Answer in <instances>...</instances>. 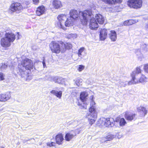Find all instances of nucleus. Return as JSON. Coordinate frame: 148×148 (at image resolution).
Wrapping results in <instances>:
<instances>
[{"label": "nucleus", "mask_w": 148, "mask_h": 148, "mask_svg": "<svg viewBox=\"0 0 148 148\" xmlns=\"http://www.w3.org/2000/svg\"><path fill=\"white\" fill-rule=\"evenodd\" d=\"M50 93L60 99L62 97V92L61 91H58L56 90H52L50 91Z\"/></svg>", "instance_id": "26"}, {"label": "nucleus", "mask_w": 148, "mask_h": 148, "mask_svg": "<svg viewBox=\"0 0 148 148\" xmlns=\"http://www.w3.org/2000/svg\"><path fill=\"white\" fill-rule=\"evenodd\" d=\"M125 118L128 121H132L136 119V114L134 113L126 112L124 115Z\"/></svg>", "instance_id": "12"}, {"label": "nucleus", "mask_w": 148, "mask_h": 148, "mask_svg": "<svg viewBox=\"0 0 148 148\" xmlns=\"http://www.w3.org/2000/svg\"><path fill=\"white\" fill-rule=\"evenodd\" d=\"M115 137V136L112 134H109L105 138L106 139V141H110L112 140Z\"/></svg>", "instance_id": "32"}, {"label": "nucleus", "mask_w": 148, "mask_h": 148, "mask_svg": "<svg viewBox=\"0 0 148 148\" xmlns=\"http://www.w3.org/2000/svg\"><path fill=\"white\" fill-rule=\"evenodd\" d=\"M86 118L88 120V121L89 123V124L92 125L96 121L95 119L96 118H93L92 117H90V116L86 115Z\"/></svg>", "instance_id": "28"}, {"label": "nucleus", "mask_w": 148, "mask_h": 148, "mask_svg": "<svg viewBox=\"0 0 148 148\" xmlns=\"http://www.w3.org/2000/svg\"><path fill=\"white\" fill-rule=\"evenodd\" d=\"M147 79V78L145 76L143 75H142L141 76L139 80L138 81V82L140 83H144L146 82V80Z\"/></svg>", "instance_id": "31"}, {"label": "nucleus", "mask_w": 148, "mask_h": 148, "mask_svg": "<svg viewBox=\"0 0 148 148\" xmlns=\"http://www.w3.org/2000/svg\"><path fill=\"white\" fill-rule=\"evenodd\" d=\"M141 48L144 50H147L148 49V45L145 44H142L141 46Z\"/></svg>", "instance_id": "37"}, {"label": "nucleus", "mask_w": 148, "mask_h": 148, "mask_svg": "<svg viewBox=\"0 0 148 148\" xmlns=\"http://www.w3.org/2000/svg\"><path fill=\"white\" fill-rule=\"evenodd\" d=\"M10 9L13 12L20 11L23 9V7L20 3L14 2L11 5Z\"/></svg>", "instance_id": "9"}, {"label": "nucleus", "mask_w": 148, "mask_h": 148, "mask_svg": "<svg viewBox=\"0 0 148 148\" xmlns=\"http://www.w3.org/2000/svg\"><path fill=\"white\" fill-rule=\"evenodd\" d=\"M5 36V38L10 42H12L15 39V35L12 33H6Z\"/></svg>", "instance_id": "19"}, {"label": "nucleus", "mask_w": 148, "mask_h": 148, "mask_svg": "<svg viewBox=\"0 0 148 148\" xmlns=\"http://www.w3.org/2000/svg\"><path fill=\"white\" fill-rule=\"evenodd\" d=\"M64 45H65V48L64 49V52L65 51L66 49H70L72 47V45L69 43H67L66 44H65L64 43Z\"/></svg>", "instance_id": "35"}, {"label": "nucleus", "mask_w": 148, "mask_h": 148, "mask_svg": "<svg viewBox=\"0 0 148 148\" xmlns=\"http://www.w3.org/2000/svg\"><path fill=\"white\" fill-rule=\"evenodd\" d=\"M33 3L35 5L38 4L39 2V0H32Z\"/></svg>", "instance_id": "47"}, {"label": "nucleus", "mask_w": 148, "mask_h": 148, "mask_svg": "<svg viewBox=\"0 0 148 148\" xmlns=\"http://www.w3.org/2000/svg\"><path fill=\"white\" fill-rule=\"evenodd\" d=\"M122 0H115V1L117 3H119L121 2Z\"/></svg>", "instance_id": "52"}, {"label": "nucleus", "mask_w": 148, "mask_h": 148, "mask_svg": "<svg viewBox=\"0 0 148 148\" xmlns=\"http://www.w3.org/2000/svg\"><path fill=\"white\" fill-rule=\"evenodd\" d=\"M45 11V9L43 5L40 6L38 8L36 11V14L40 16L43 14Z\"/></svg>", "instance_id": "18"}, {"label": "nucleus", "mask_w": 148, "mask_h": 148, "mask_svg": "<svg viewBox=\"0 0 148 148\" xmlns=\"http://www.w3.org/2000/svg\"><path fill=\"white\" fill-rule=\"evenodd\" d=\"M52 4L56 9H58L62 7L61 2L59 0H54L52 2Z\"/></svg>", "instance_id": "25"}, {"label": "nucleus", "mask_w": 148, "mask_h": 148, "mask_svg": "<svg viewBox=\"0 0 148 148\" xmlns=\"http://www.w3.org/2000/svg\"><path fill=\"white\" fill-rule=\"evenodd\" d=\"M81 131L79 129H77L70 131L65 135V138L66 140L67 141H70L77 134H79Z\"/></svg>", "instance_id": "5"}, {"label": "nucleus", "mask_w": 148, "mask_h": 148, "mask_svg": "<svg viewBox=\"0 0 148 148\" xmlns=\"http://www.w3.org/2000/svg\"><path fill=\"white\" fill-rule=\"evenodd\" d=\"M144 71L147 73H148V64H145L144 67Z\"/></svg>", "instance_id": "41"}, {"label": "nucleus", "mask_w": 148, "mask_h": 148, "mask_svg": "<svg viewBox=\"0 0 148 148\" xmlns=\"http://www.w3.org/2000/svg\"><path fill=\"white\" fill-rule=\"evenodd\" d=\"M85 50V48L82 47L81 48L78 50L77 53L78 56L80 57L81 59L83 58L82 53Z\"/></svg>", "instance_id": "30"}, {"label": "nucleus", "mask_w": 148, "mask_h": 148, "mask_svg": "<svg viewBox=\"0 0 148 148\" xmlns=\"http://www.w3.org/2000/svg\"><path fill=\"white\" fill-rule=\"evenodd\" d=\"M77 105L81 109L86 108L87 104L86 102H77Z\"/></svg>", "instance_id": "29"}, {"label": "nucleus", "mask_w": 148, "mask_h": 148, "mask_svg": "<svg viewBox=\"0 0 148 148\" xmlns=\"http://www.w3.org/2000/svg\"><path fill=\"white\" fill-rule=\"evenodd\" d=\"M123 24L125 25H128V26L129 23L128 22V20H127V21H124Z\"/></svg>", "instance_id": "49"}, {"label": "nucleus", "mask_w": 148, "mask_h": 148, "mask_svg": "<svg viewBox=\"0 0 148 148\" xmlns=\"http://www.w3.org/2000/svg\"><path fill=\"white\" fill-rule=\"evenodd\" d=\"M8 66V62H6L4 64H2V65L0 67V69L1 70H3L4 69L7 68Z\"/></svg>", "instance_id": "36"}, {"label": "nucleus", "mask_w": 148, "mask_h": 148, "mask_svg": "<svg viewBox=\"0 0 148 148\" xmlns=\"http://www.w3.org/2000/svg\"><path fill=\"white\" fill-rule=\"evenodd\" d=\"M19 71L18 73V74L20 75L22 77L24 78L26 80H28V79H31V78L28 77H29V74L25 71H24V69L22 68H18Z\"/></svg>", "instance_id": "11"}, {"label": "nucleus", "mask_w": 148, "mask_h": 148, "mask_svg": "<svg viewBox=\"0 0 148 148\" xmlns=\"http://www.w3.org/2000/svg\"><path fill=\"white\" fill-rule=\"evenodd\" d=\"M80 12H82L81 11H80L79 12V14ZM70 17H71V18H73L75 20V21L76 19L79 16L80 19H81V21H82L81 19H83V18L82 17V16H81V18H80L79 15H79L78 14V13L77 11L75 10H71L70 12Z\"/></svg>", "instance_id": "13"}, {"label": "nucleus", "mask_w": 148, "mask_h": 148, "mask_svg": "<svg viewBox=\"0 0 148 148\" xmlns=\"http://www.w3.org/2000/svg\"><path fill=\"white\" fill-rule=\"evenodd\" d=\"M58 78L57 77H51V81H53L57 83V80L58 79Z\"/></svg>", "instance_id": "43"}, {"label": "nucleus", "mask_w": 148, "mask_h": 148, "mask_svg": "<svg viewBox=\"0 0 148 148\" xmlns=\"http://www.w3.org/2000/svg\"><path fill=\"white\" fill-rule=\"evenodd\" d=\"M63 140V135L62 134H58L56 136V143L59 145L62 144Z\"/></svg>", "instance_id": "20"}, {"label": "nucleus", "mask_w": 148, "mask_h": 148, "mask_svg": "<svg viewBox=\"0 0 148 148\" xmlns=\"http://www.w3.org/2000/svg\"><path fill=\"white\" fill-rule=\"evenodd\" d=\"M141 72V71L140 68L137 67L136 68L135 71H134L131 74V75L132 77V81H133L132 83L133 84H136L138 82V80L135 78V76L137 75Z\"/></svg>", "instance_id": "10"}, {"label": "nucleus", "mask_w": 148, "mask_h": 148, "mask_svg": "<svg viewBox=\"0 0 148 148\" xmlns=\"http://www.w3.org/2000/svg\"><path fill=\"white\" fill-rule=\"evenodd\" d=\"M57 83L59 84H62L64 83V79L61 78H58L57 80Z\"/></svg>", "instance_id": "42"}, {"label": "nucleus", "mask_w": 148, "mask_h": 148, "mask_svg": "<svg viewBox=\"0 0 148 148\" xmlns=\"http://www.w3.org/2000/svg\"><path fill=\"white\" fill-rule=\"evenodd\" d=\"M132 82L133 81H132V80L128 82L126 81H124L123 80L120 79L118 81L116 84L119 87H125L127 85V84L128 85H130L132 84H133L132 83Z\"/></svg>", "instance_id": "14"}, {"label": "nucleus", "mask_w": 148, "mask_h": 148, "mask_svg": "<svg viewBox=\"0 0 148 148\" xmlns=\"http://www.w3.org/2000/svg\"><path fill=\"white\" fill-rule=\"evenodd\" d=\"M71 17H69L66 18V21H65L64 24L66 27H69L74 24L75 21Z\"/></svg>", "instance_id": "22"}, {"label": "nucleus", "mask_w": 148, "mask_h": 148, "mask_svg": "<svg viewBox=\"0 0 148 148\" xmlns=\"http://www.w3.org/2000/svg\"><path fill=\"white\" fill-rule=\"evenodd\" d=\"M73 123L74 124H76V125H78V121L77 120L74 121L73 122Z\"/></svg>", "instance_id": "50"}, {"label": "nucleus", "mask_w": 148, "mask_h": 148, "mask_svg": "<svg viewBox=\"0 0 148 148\" xmlns=\"http://www.w3.org/2000/svg\"><path fill=\"white\" fill-rule=\"evenodd\" d=\"M10 95L7 94L0 95V101H6L10 98Z\"/></svg>", "instance_id": "24"}, {"label": "nucleus", "mask_w": 148, "mask_h": 148, "mask_svg": "<svg viewBox=\"0 0 148 148\" xmlns=\"http://www.w3.org/2000/svg\"><path fill=\"white\" fill-rule=\"evenodd\" d=\"M95 19L99 24H102L104 23L105 18L100 14H97L95 16Z\"/></svg>", "instance_id": "21"}, {"label": "nucleus", "mask_w": 148, "mask_h": 148, "mask_svg": "<svg viewBox=\"0 0 148 148\" xmlns=\"http://www.w3.org/2000/svg\"><path fill=\"white\" fill-rule=\"evenodd\" d=\"M80 18L82 16L83 19H81V22L83 25H86L88 21L90 20V27L91 29H94L98 27L97 22L94 18H93V15L90 10H86L83 12H80L79 13Z\"/></svg>", "instance_id": "1"}, {"label": "nucleus", "mask_w": 148, "mask_h": 148, "mask_svg": "<svg viewBox=\"0 0 148 148\" xmlns=\"http://www.w3.org/2000/svg\"><path fill=\"white\" fill-rule=\"evenodd\" d=\"M110 38L112 41H115L116 39L117 36L116 32L114 31H112L109 34Z\"/></svg>", "instance_id": "27"}, {"label": "nucleus", "mask_w": 148, "mask_h": 148, "mask_svg": "<svg viewBox=\"0 0 148 148\" xmlns=\"http://www.w3.org/2000/svg\"><path fill=\"white\" fill-rule=\"evenodd\" d=\"M18 68H21L29 70L33 69L34 67L32 61L30 59L27 58L23 60L21 63H19L18 64Z\"/></svg>", "instance_id": "3"}, {"label": "nucleus", "mask_w": 148, "mask_h": 148, "mask_svg": "<svg viewBox=\"0 0 148 148\" xmlns=\"http://www.w3.org/2000/svg\"><path fill=\"white\" fill-rule=\"evenodd\" d=\"M26 7H24V8H26Z\"/></svg>", "instance_id": "55"}, {"label": "nucleus", "mask_w": 148, "mask_h": 148, "mask_svg": "<svg viewBox=\"0 0 148 148\" xmlns=\"http://www.w3.org/2000/svg\"><path fill=\"white\" fill-rule=\"evenodd\" d=\"M1 44L3 47L7 48L9 47L11 45L10 42L5 38H2L1 40Z\"/></svg>", "instance_id": "17"}, {"label": "nucleus", "mask_w": 148, "mask_h": 148, "mask_svg": "<svg viewBox=\"0 0 148 148\" xmlns=\"http://www.w3.org/2000/svg\"><path fill=\"white\" fill-rule=\"evenodd\" d=\"M95 104V102H90V107L89 109V113H87L86 115L90 116L93 118H97V113L94 106Z\"/></svg>", "instance_id": "8"}, {"label": "nucleus", "mask_w": 148, "mask_h": 148, "mask_svg": "<svg viewBox=\"0 0 148 148\" xmlns=\"http://www.w3.org/2000/svg\"><path fill=\"white\" fill-rule=\"evenodd\" d=\"M85 68V66L82 65H79L78 66L77 68V70L81 72Z\"/></svg>", "instance_id": "39"}, {"label": "nucleus", "mask_w": 148, "mask_h": 148, "mask_svg": "<svg viewBox=\"0 0 148 148\" xmlns=\"http://www.w3.org/2000/svg\"><path fill=\"white\" fill-rule=\"evenodd\" d=\"M138 52H137L136 53V54H137V55H138Z\"/></svg>", "instance_id": "54"}, {"label": "nucleus", "mask_w": 148, "mask_h": 148, "mask_svg": "<svg viewBox=\"0 0 148 148\" xmlns=\"http://www.w3.org/2000/svg\"><path fill=\"white\" fill-rule=\"evenodd\" d=\"M142 3L141 0H129L127 2V4L129 7L136 9L140 8Z\"/></svg>", "instance_id": "6"}, {"label": "nucleus", "mask_w": 148, "mask_h": 148, "mask_svg": "<svg viewBox=\"0 0 148 148\" xmlns=\"http://www.w3.org/2000/svg\"><path fill=\"white\" fill-rule=\"evenodd\" d=\"M64 43L62 42L59 43L55 41H53L49 44V48L51 51L56 53H59L60 52H64Z\"/></svg>", "instance_id": "2"}, {"label": "nucleus", "mask_w": 148, "mask_h": 148, "mask_svg": "<svg viewBox=\"0 0 148 148\" xmlns=\"http://www.w3.org/2000/svg\"><path fill=\"white\" fill-rule=\"evenodd\" d=\"M42 64H43L44 67V68L46 67V65L45 64V61H44V60H43L42 62Z\"/></svg>", "instance_id": "51"}, {"label": "nucleus", "mask_w": 148, "mask_h": 148, "mask_svg": "<svg viewBox=\"0 0 148 148\" xmlns=\"http://www.w3.org/2000/svg\"><path fill=\"white\" fill-rule=\"evenodd\" d=\"M88 94L86 91H83L82 92L80 95V100L82 102H84L86 101V99L88 96Z\"/></svg>", "instance_id": "23"}, {"label": "nucleus", "mask_w": 148, "mask_h": 148, "mask_svg": "<svg viewBox=\"0 0 148 148\" xmlns=\"http://www.w3.org/2000/svg\"><path fill=\"white\" fill-rule=\"evenodd\" d=\"M47 146L49 147L54 146H55L56 143H55L51 142H48L47 143Z\"/></svg>", "instance_id": "40"}, {"label": "nucleus", "mask_w": 148, "mask_h": 148, "mask_svg": "<svg viewBox=\"0 0 148 148\" xmlns=\"http://www.w3.org/2000/svg\"><path fill=\"white\" fill-rule=\"evenodd\" d=\"M82 80L81 79H77L75 82V83L78 86H79L82 82Z\"/></svg>", "instance_id": "38"}, {"label": "nucleus", "mask_w": 148, "mask_h": 148, "mask_svg": "<svg viewBox=\"0 0 148 148\" xmlns=\"http://www.w3.org/2000/svg\"><path fill=\"white\" fill-rule=\"evenodd\" d=\"M128 22L129 23L128 25H129L134 23V21L132 20H128Z\"/></svg>", "instance_id": "46"}, {"label": "nucleus", "mask_w": 148, "mask_h": 148, "mask_svg": "<svg viewBox=\"0 0 148 148\" xmlns=\"http://www.w3.org/2000/svg\"><path fill=\"white\" fill-rule=\"evenodd\" d=\"M137 111L139 113L141 116H144L147 113V110L146 108L142 106H140L137 108Z\"/></svg>", "instance_id": "16"}, {"label": "nucleus", "mask_w": 148, "mask_h": 148, "mask_svg": "<svg viewBox=\"0 0 148 148\" xmlns=\"http://www.w3.org/2000/svg\"><path fill=\"white\" fill-rule=\"evenodd\" d=\"M4 75L2 73H0V81L3 80L4 79Z\"/></svg>", "instance_id": "44"}, {"label": "nucleus", "mask_w": 148, "mask_h": 148, "mask_svg": "<svg viewBox=\"0 0 148 148\" xmlns=\"http://www.w3.org/2000/svg\"><path fill=\"white\" fill-rule=\"evenodd\" d=\"M107 32L105 29H101L100 32V38L101 40H104L106 38Z\"/></svg>", "instance_id": "15"}, {"label": "nucleus", "mask_w": 148, "mask_h": 148, "mask_svg": "<svg viewBox=\"0 0 148 148\" xmlns=\"http://www.w3.org/2000/svg\"><path fill=\"white\" fill-rule=\"evenodd\" d=\"M90 101L92 102L94 101V97L93 95H91L90 97Z\"/></svg>", "instance_id": "48"}, {"label": "nucleus", "mask_w": 148, "mask_h": 148, "mask_svg": "<svg viewBox=\"0 0 148 148\" xmlns=\"http://www.w3.org/2000/svg\"><path fill=\"white\" fill-rule=\"evenodd\" d=\"M114 3V1L113 0H108L107 3L109 4H113Z\"/></svg>", "instance_id": "45"}, {"label": "nucleus", "mask_w": 148, "mask_h": 148, "mask_svg": "<svg viewBox=\"0 0 148 148\" xmlns=\"http://www.w3.org/2000/svg\"><path fill=\"white\" fill-rule=\"evenodd\" d=\"M127 123L126 122L123 118H121L119 120V125L121 127L124 126Z\"/></svg>", "instance_id": "33"}, {"label": "nucleus", "mask_w": 148, "mask_h": 148, "mask_svg": "<svg viewBox=\"0 0 148 148\" xmlns=\"http://www.w3.org/2000/svg\"><path fill=\"white\" fill-rule=\"evenodd\" d=\"M99 122L106 127H112L114 126L115 122L112 118L105 119L102 118L100 119Z\"/></svg>", "instance_id": "4"}, {"label": "nucleus", "mask_w": 148, "mask_h": 148, "mask_svg": "<svg viewBox=\"0 0 148 148\" xmlns=\"http://www.w3.org/2000/svg\"><path fill=\"white\" fill-rule=\"evenodd\" d=\"M66 37L69 39L71 38H75L77 37V35L76 34H66Z\"/></svg>", "instance_id": "34"}, {"label": "nucleus", "mask_w": 148, "mask_h": 148, "mask_svg": "<svg viewBox=\"0 0 148 148\" xmlns=\"http://www.w3.org/2000/svg\"><path fill=\"white\" fill-rule=\"evenodd\" d=\"M0 148H4V147H2V146H0Z\"/></svg>", "instance_id": "53"}, {"label": "nucleus", "mask_w": 148, "mask_h": 148, "mask_svg": "<svg viewBox=\"0 0 148 148\" xmlns=\"http://www.w3.org/2000/svg\"><path fill=\"white\" fill-rule=\"evenodd\" d=\"M66 15L64 14H61L59 15L57 17V18L58 21V22L56 25L58 27L65 29L64 25L65 21L66 19Z\"/></svg>", "instance_id": "7"}]
</instances>
